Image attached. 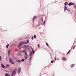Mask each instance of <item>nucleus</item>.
<instances>
[{
  "label": "nucleus",
  "mask_w": 76,
  "mask_h": 76,
  "mask_svg": "<svg viewBox=\"0 0 76 76\" xmlns=\"http://www.w3.org/2000/svg\"><path fill=\"white\" fill-rule=\"evenodd\" d=\"M29 40H28L27 41H26V42H21L20 43L18 46V47H20L21 46H22V45H23V44H28V43H29Z\"/></svg>",
  "instance_id": "f257e3e1"
},
{
  "label": "nucleus",
  "mask_w": 76,
  "mask_h": 76,
  "mask_svg": "<svg viewBox=\"0 0 76 76\" xmlns=\"http://www.w3.org/2000/svg\"><path fill=\"white\" fill-rule=\"evenodd\" d=\"M64 11L66 12V10H67V12H70V9H67V8L66 6L64 7Z\"/></svg>",
  "instance_id": "f03ea898"
},
{
  "label": "nucleus",
  "mask_w": 76,
  "mask_h": 76,
  "mask_svg": "<svg viewBox=\"0 0 76 76\" xmlns=\"http://www.w3.org/2000/svg\"><path fill=\"white\" fill-rule=\"evenodd\" d=\"M9 60L10 62L11 63V64H14V62H13V60H12V59L11 58H9Z\"/></svg>",
  "instance_id": "7ed1b4c3"
},
{
  "label": "nucleus",
  "mask_w": 76,
  "mask_h": 76,
  "mask_svg": "<svg viewBox=\"0 0 76 76\" xmlns=\"http://www.w3.org/2000/svg\"><path fill=\"white\" fill-rule=\"evenodd\" d=\"M26 54L25 55V59H27L28 58V55L27 54V53H26V52H25Z\"/></svg>",
  "instance_id": "20e7f679"
},
{
  "label": "nucleus",
  "mask_w": 76,
  "mask_h": 76,
  "mask_svg": "<svg viewBox=\"0 0 76 76\" xmlns=\"http://www.w3.org/2000/svg\"><path fill=\"white\" fill-rule=\"evenodd\" d=\"M16 72L15 71H14L12 73L11 75V76H14V75H15V74H16Z\"/></svg>",
  "instance_id": "39448f33"
},
{
  "label": "nucleus",
  "mask_w": 76,
  "mask_h": 76,
  "mask_svg": "<svg viewBox=\"0 0 76 76\" xmlns=\"http://www.w3.org/2000/svg\"><path fill=\"white\" fill-rule=\"evenodd\" d=\"M21 71V68L20 67L18 68V73H20V72Z\"/></svg>",
  "instance_id": "423d86ee"
},
{
  "label": "nucleus",
  "mask_w": 76,
  "mask_h": 76,
  "mask_svg": "<svg viewBox=\"0 0 76 76\" xmlns=\"http://www.w3.org/2000/svg\"><path fill=\"white\" fill-rule=\"evenodd\" d=\"M69 6H71V5H75V3L70 2L68 4Z\"/></svg>",
  "instance_id": "0eeeda50"
},
{
  "label": "nucleus",
  "mask_w": 76,
  "mask_h": 76,
  "mask_svg": "<svg viewBox=\"0 0 76 76\" xmlns=\"http://www.w3.org/2000/svg\"><path fill=\"white\" fill-rule=\"evenodd\" d=\"M36 18H37V17H36V15L34 16L33 17V18L32 19L33 22H34V19H36Z\"/></svg>",
  "instance_id": "6e6552de"
},
{
  "label": "nucleus",
  "mask_w": 76,
  "mask_h": 76,
  "mask_svg": "<svg viewBox=\"0 0 76 76\" xmlns=\"http://www.w3.org/2000/svg\"><path fill=\"white\" fill-rule=\"evenodd\" d=\"M1 66L2 67V68H3V69H4V68H5L6 67L5 66H4V65L3 64H1Z\"/></svg>",
  "instance_id": "1a4fd4ad"
},
{
  "label": "nucleus",
  "mask_w": 76,
  "mask_h": 76,
  "mask_svg": "<svg viewBox=\"0 0 76 76\" xmlns=\"http://www.w3.org/2000/svg\"><path fill=\"white\" fill-rule=\"evenodd\" d=\"M62 59L64 61H66V60H67V59L64 57H63Z\"/></svg>",
  "instance_id": "9d476101"
},
{
  "label": "nucleus",
  "mask_w": 76,
  "mask_h": 76,
  "mask_svg": "<svg viewBox=\"0 0 76 76\" xmlns=\"http://www.w3.org/2000/svg\"><path fill=\"white\" fill-rule=\"evenodd\" d=\"M24 48H28V45H24L23 46Z\"/></svg>",
  "instance_id": "9b49d317"
},
{
  "label": "nucleus",
  "mask_w": 76,
  "mask_h": 76,
  "mask_svg": "<svg viewBox=\"0 0 76 76\" xmlns=\"http://www.w3.org/2000/svg\"><path fill=\"white\" fill-rule=\"evenodd\" d=\"M68 4V3H67V2H65L64 4L65 6H66V5H67Z\"/></svg>",
  "instance_id": "f8f14e48"
},
{
  "label": "nucleus",
  "mask_w": 76,
  "mask_h": 76,
  "mask_svg": "<svg viewBox=\"0 0 76 76\" xmlns=\"http://www.w3.org/2000/svg\"><path fill=\"white\" fill-rule=\"evenodd\" d=\"M5 76H10V75L9 74H5Z\"/></svg>",
  "instance_id": "ddd939ff"
},
{
  "label": "nucleus",
  "mask_w": 76,
  "mask_h": 76,
  "mask_svg": "<svg viewBox=\"0 0 76 76\" xmlns=\"http://www.w3.org/2000/svg\"><path fill=\"white\" fill-rule=\"evenodd\" d=\"M74 66H75L74 64H72L71 65V67H74Z\"/></svg>",
  "instance_id": "4468645a"
},
{
  "label": "nucleus",
  "mask_w": 76,
  "mask_h": 76,
  "mask_svg": "<svg viewBox=\"0 0 76 76\" xmlns=\"http://www.w3.org/2000/svg\"><path fill=\"white\" fill-rule=\"evenodd\" d=\"M11 50H9L8 52V55H10V53Z\"/></svg>",
  "instance_id": "2eb2a0df"
},
{
  "label": "nucleus",
  "mask_w": 76,
  "mask_h": 76,
  "mask_svg": "<svg viewBox=\"0 0 76 76\" xmlns=\"http://www.w3.org/2000/svg\"><path fill=\"white\" fill-rule=\"evenodd\" d=\"M9 44H8L7 46H6V48H8V47H9Z\"/></svg>",
  "instance_id": "dca6fc26"
},
{
  "label": "nucleus",
  "mask_w": 76,
  "mask_h": 76,
  "mask_svg": "<svg viewBox=\"0 0 76 76\" xmlns=\"http://www.w3.org/2000/svg\"><path fill=\"white\" fill-rule=\"evenodd\" d=\"M34 38H37V36L35 35H34Z\"/></svg>",
  "instance_id": "f3484780"
},
{
  "label": "nucleus",
  "mask_w": 76,
  "mask_h": 76,
  "mask_svg": "<svg viewBox=\"0 0 76 76\" xmlns=\"http://www.w3.org/2000/svg\"><path fill=\"white\" fill-rule=\"evenodd\" d=\"M70 51H71V50H69L68 52L67 53V54H69V53H70Z\"/></svg>",
  "instance_id": "a211bd4d"
},
{
  "label": "nucleus",
  "mask_w": 76,
  "mask_h": 76,
  "mask_svg": "<svg viewBox=\"0 0 76 76\" xmlns=\"http://www.w3.org/2000/svg\"><path fill=\"white\" fill-rule=\"evenodd\" d=\"M18 62H19V63H21V61L20 60H18Z\"/></svg>",
  "instance_id": "6ab92c4d"
},
{
  "label": "nucleus",
  "mask_w": 76,
  "mask_h": 76,
  "mask_svg": "<svg viewBox=\"0 0 76 76\" xmlns=\"http://www.w3.org/2000/svg\"><path fill=\"white\" fill-rule=\"evenodd\" d=\"M31 39H32V40H33V39H34V37L33 36H32L31 37Z\"/></svg>",
  "instance_id": "aec40b11"
},
{
  "label": "nucleus",
  "mask_w": 76,
  "mask_h": 76,
  "mask_svg": "<svg viewBox=\"0 0 76 76\" xmlns=\"http://www.w3.org/2000/svg\"><path fill=\"white\" fill-rule=\"evenodd\" d=\"M32 52H31V53H30V56H32Z\"/></svg>",
  "instance_id": "412c9836"
},
{
  "label": "nucleus",
  "mask_w": 76,
  "mask_h": 76,
  "mask_svg": "<svg viewBox=\"0 0 76 76\" xmlns=\"http://www.w3.org/2000/svg\"><path fill=\"white\" fill-rule=\"evenodd\" d=\"M32 57H31V56H30V60H31Z\"/></svg>",
  "instance_id": "4be33fe9"
},
{
  "label": "nucleus",
  "mask_w": 76,
  "mask_h": 76,
  "mask_svg": "<svg viewBox=\"0 0 76 76\" xmlns=\"http://www.w3.org/2000/svg\"><path fill=\"white\" fill-rule=\"evenodd\" d=\"M46 44L47 46H49V45H48V44L47 43H46Z\"/></svg>",
  "instance_id": "5701e85b"
},
{
  "label": "nucleus",
  "mask_w": 76,
  "mask_h": 76,
  "mask_svg": "<svg viewBox=\"0 0 76 76\" xmlns=\"http://www.w3.org/2000/svg\"><path fill=\"white\" fill-rule=\"evenodd\" d=\"M25 61V60L23 59H22L21 60V61Z\"/></svg>",
  "instance_id": "b1692460"
},
{
  "label": "nucleus",
  "mask_w": 76,
  "mask_h": 76,
  "mask_svg": "<svg viewBox=\"0 0 76 76\" xmlns=\"http://www.w3.org/2000/svg\"><path fill=\"white\" fill-rule=\"evenodd\" d=\"M37 46L39 48V44H38L37 45Z\"/></svg>",
  "instance_id": "393cba45"
},
{
  "label": "nucleus",
  "mask_w": 76,
  "mask_h": 76,
  "mask_svg": "<svg viewBox=\"0 0 76 76\" xmlns=\"http://www.w3.org/2000/svg\"><path fill=\"white\" fill-rule=\"evenodd\" d=\"M26 51V50H23L22 51H23V52H25Z\"/></svg>",
  "instance_id": "a878e982"
},
{
  "label": "nucleus",
  "mask_w": 76,
  "mask_h": 76,
  "mask_svg": "<svg viewBox=\"0 0 76 76\" xmlns=\"http://www.w3.org/2000/svg\"><path fill=\"white\" fill-rule=\"evenodd\" d=\"M7 67H9V66H10L9 65V64L7 65Z\"/></svg>",
  "instance_id": "bb28decb"
},
{
  "label": "nucleus",
  "mask_w": 76,
  "mask_h": 76,
  "mask_svg": "<svg viewBox=\"0 0 76 76\" xmlns=\"http://www.w3.org/2000/svg\"><path fill=\"white\" fill-rule=\"evenodd\" d=\"M45 21L43 22V25H44V24H45Z\"/></svg>",
  "instance_id": "cd10ccee"
},
{
  "label": "nucleus",
  "mask_w": 76,
  "mask_h": 76,
  "mask_svg": "<svg viewBox=\"0 0 76 76\" xmlns=\"http://www.w3.org/2000/svg\"><path fill=\"white\" fill-rule=\"evenodd\" d=\"M0 60H1V56H0Z\"/></svg>",
  "instance_id": "c85d7f7f"
},
{
  "label": "nucleus",
  "mask_w": 76,
  "mask_h": 76,
  "mask_svg": "<svg viewBox=\"0 0 76 76\" xmlns=\"http://www.w3.org/2000/svg\"><path fill=\"white\" fill-rule=\"evenodd\" d=\"M76 47V45H75L73 47V49H75V47Z\"/></svg>",
  "instance_id": "c756f323"
},
{
  "label": "nucleus",
  "mask_w": 76,
  "mask_h": 76,
  "mask_svg": "<svg viewBox=\"0 0 76 76\" xmlns=\"http://www.w3.org/2000/svg\"><path fill=\"white\" fill-rule=\"evenodd\" d=\"M34 53H35V50H34L33 52V54H34Z\"/></svg>",
  "instance_id": "7c9ffc66"
},
{
  "label": "nucleus",
  "mask_w": 76,
  "mask_h": 76,
  "mask_svg": "<svg viewBox=\"0 0 76 76\" xmlns=\"http://www.w3.org/2000/svg\"><path fill=\"white\" fill-rule=\"evenodd\" d=\"M53 62H54V61H51V63H53Z\"/></svg>",
  "instance_id": "2f4dec72"
},
{
  "label": "nucleus",
  "mask_w": 76,
  "mask_h": 76,
  "mask_svg": "<svg viewBox=\"0 0 76 76\" xmlns=\"http://www.w3.org/2000/svg\"><path fill=\"white\" fill-rule=\"evenodd\" d=\"M42 21H43V18H42Z\"/></svg>",
  "instance_id": "473e14b6"
},
{
  "label": "nucleus",
  "mask_w": 76,
  "mask_h": 76,
  "mask_svg": "<svg viewBox=\"0 0 76 76\" xmlns=\"http://www.w3.org/2000/svg\"><path fill=\"white\" fill-rule=\"evenodd\" d=\"M20 40H22V39H20Z\"/></svg>",
  "instance_id": "72a5a7b5"
},
{
  "label": "nucleus",
  "mask_w": 76,
  "mask_h": 76,
  "mask_svg": "<svg viewBox=\"0 0 76 76\" xmlns=\"http://www.w3.org/2000/svg\"><path fill=\"white\" fill-rule=\"evenodd\" d=\"M55 60H56V58H55Z\"/></svg>",
  "instance_id": "f704fd0d"
},
{
  "label": "nucleus",
  "mask_w": 76,
  "mask_h": 76,
  "mask_svg": "<svg viewBox=\"0 0 76 76\" xmlns=\"http://www.w3.org/2000/svg\"><path fill=\"white\" fill-rule=\"evenodd\" d=\"M33 51V50H32V51Z\"/></svg>",
  "instance_id": "c9c22d12"
}]
</instances>
